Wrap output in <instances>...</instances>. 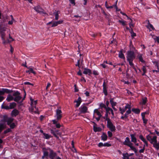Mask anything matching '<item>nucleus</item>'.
<instances>
[{"instance_id": "nucleus-1", "label": "nucleus", "mask_w": 159, "mask_h": 159, "mask_svg": "<svg viewBox=\"0 0 159 159\" xmlns=\"http://www.w3.org/2000/svg\"><path fill=\"white\" fill-rule=\"evenodd\" d=\"M147 140L152 144L153 147L157 150H159V141L157 140V137L154 135L149 134L146 137Z\"/></svg>"}, {"instance_id": "nucleus-2", "label": "nucleus", "mask_w": 159, "mask_h": 159, "mask_svg": "<svg viewBox=\"0 0 159 159\" xmlns=\"http://www.w3.org/2000/svg\"><path fill=\"white\" fill-rule=\"evenodd\" d=\"M135 56L133 51H129L127 52V56L126 57L127 61L129 62V65L136 70L134 65L133 63V61L135 58Z\"/></svg>"}, {"instance_id": "nucleus-3", "label": "nucleus", "mask_w": 159, "mask_h": 159, "mask_svg": "<svg viewBox=\"0 0 159 159\" xmlns=\"http://www.w3.org/2000/svg\"><path fill=\"white\" fill-rule=\"evenodd\" d=\"M31 106L29 108V111L31 112L36 113H38V109L36 107V105L37 103V100L34 101L32 98H30Z\"/></svg>"}, {"instance_id": "nucleus-4", "label": "nucleus", "mask_w": 159, "mask_h": 159, "mask_svg": "<svg viewBox=\"0 0 159 159\" xmlns=\"http://www.w3.org/2000/svg\"><path fill=\"white\" fill-rule=\"evenodd\" d=\"M46 150L48 154V157L50 159H61L59 157L57 156V153L51 148H48Z\"/></svg>"}, {"instance_id": "nucleus-5", "label": "nucleus", "mask_w": 159, "mask_h": 159, "mask_svg": "<svg viewBox=\"0 0 159 159\" xmlns=\"http://www.w3.org/2000/svg\"><path fill=\"white\" fill-rule=\"evenodd\" d=\"M131 105L128 103L126 104V105L125 107L124 108H122L121 107H119V111H120V113L122 114H123L125 112L127 109L128 110H127L125 113V115H128L130 114L131 113Z\"/></svg>"}, {"instance_id": "nucleus-6", "label": "nucleus", "mask_w": 159, "mask_h": 159, "mask_svg": "<svg viewBox=\"0 0 159 159\" xmlns=\"http://www.w3.org/2000/svg\"><path fill=\"white\" fill-rule=\"evenodd\" d=\"M6 31L5 29L3 28L0 29V35L1 39L2 41V44L5 45L6 44V34L5 31Z\"/></svg>"}, {"instance_id": "nucleus-7", "label": "nucleus", "mask_w": 159, "mask_h": 159, "mask_svg": "<svg viewBox=\"0 0 159 159\" xmlns=\"http://www.w3.org/2000/svg\"><path fill=\"white\" fill-rule=\"evenodd\" d=\"M106 120L107 121V127L111 131L115 132L116 129V127L112 124L111 120L109 118H107Z\"/></svg>"}, {"instance_id": "nucleus-8", "label": "nucleus", "mask_w": 159, "mask_h": 159, "mask_svg": "<svg viewBox=\"0 0 159 159\" xmlns=\"http://www.w3.org/2000/svg\"><path fill=\"white\" fill-rule=\"evenodd\" d=\"M102 116L101 113L99 111L98 109H95L94 111L93 118L97 121H98Z\"/></svg>"}, {"instance_id": "nucleus-9", "label": "nucleus", "mask_w": 159, "mask_h": 159, "mask_svg": "<svg viewBox=\"0 0 159 159\" xmlns=\"http://www.w3.org/2000/svg\"><path fill=\"white\" fill-rule=\"evenodd\" d=\"M34 9L37 12L40 14H46L44 10L39 6L34 7Z\"/></svg>"}, {"instance_id": "nucleus-10", "label": "nucleus", "mask_w": 159, "mask_h": 159, "mask_svg": "<svg viewBox=\"0 0 159 159\" xmlns=\"http://www.w3.org/2000/svg\"><path fill=\"white\" fill-rule=\"evenodd\" d=\"M13 96L14 97V101L18 102L21 99V97L19 93L16 92L13 94Z\"/></svg>"}, {"instance_id": "nucleus-11", "label": "nucleus", "mask_w": 159, "mask_h": 159, "mask_svg": "<svg viewBox=\"0 0 159 159\" xmlns=\"http://www.w3.org/2000/svg\"><path fill=\"white\" fill-rule=\"evenodd\" d=\"M56 115L55 117H56L57 120H60L62 117V111L61 110L59 109H57L56 111Z\"/></svg>"}, {"instance_id": "nucleus-12", "label": "nucleus", "mask_w": 159, "mask_h": 159, "mask_svg": "<svg viewBox=\"0 0 159 159\" xmlns=\"http://www.w3.org/2000/svg\"><path fill=\"white\" fill-rule=\"evenodd\" d=\"M80 113H85L87 112L88 108L85 105H82L79 108Z\"/></svg>"}, {"instance_id": "nucleus-13", "label": "nucleus", "mask_w": 159, "mask_h": 159, "mask_svg": "<svg viewBox=\"0 0 159 159\" xmlns=\"http://www.w3.org/2000/svg\"><path fill=\"white\" fill-rule=\"evenodd\" d=\"M12 92L11 90H9L6 89H2L1 90H0V95H3L5 93H10Z\"/></svg>"}, {"instance_id": "nucleus-14", "label": "nucleus", "mask_w": 159, "mask_h": 159, "mask_svg": "<svg viewBox=\"0 0 159 159\" xmlns=\"http://www.w3.org/2000/svg\"><path fill=\"white\" fill-rule=\"evenodd\" d=\"M132 143L130 141L129 138L128 137L126 138L125 141L123 143L124 145L128 146Z\"/></svg>"}, {"instance_id": "nucleus-15", "label": "nucleus", "mask_w": 159, "mask_h": 159, "mask_svg": "<svg viewBox=\"0 0 159 159\" xmlns=\"http://www.w3.org/2000/svg\"><path fill=\"white\" fill-rule=\"evenodd\" d=\"M43 155L42 157V158L44 159L45 157H48V152L47 151L46 148H43Z\"/></svg>"}, {"instance_id": "nucleus-16", "label": "nucleus", "mask_w": 159, "mask_h": 159, "mask_svg": "<svg viewBox=\"0 0 159 159\" xmlns=\"http://www.w3.org/2000/svg\"><path fill=\"white\" fill-rule=\"evenodd\" d=\"M13 120V119L12 118H8L6 117L5 119V121L7 122L8 125H10Z\"/></svg>"}, {"instance_id": "nucleus-17", "label": "nucleus", "mask_w": 159, "mask_h": 159, "mask_svg": "<svg viewBox=\"0 0 159 159\" xmlns=\"http://www.w3.org/2000/svg\"><path fill=\"white\" fill-rule=\"evenodd\" d=\"M19 113V111L17 109H15L12 110L11 113V116H17Z\"/></svg>"}, {"instance_id": "nucleus-18", "label": "nucleus", "mask_w": 159, "mask_h": 159, "mask_svg": "<svg viewBox=\"0 0 159 159\" xmlns=\"http://www.w3.org/2000/svg\"><path fill=\"white\" fill-rule=\"evenodd\" d=\"M103 92L105 95H107V87L105 84V81L103 82Z\"/></svg>"}, {"instance_id": "nucleus-19", "label": "nucleus", "mask_w": 159, "mask_h": 159, "mask_svg": "<svg viewBox=\"0 0 159 159\" xmlns=\"http://www.w3.org/2000/svg\"><path fill=\"white\" fill-rule=\"evenodd\" d=\"M145 113H143L141 114L142 118L143 120V123L144 125H145L147 122L148 120L145 118Z\"/></svg>"}, {"instance_id": "nucleus-20", "label": "nucleus", "mask_w": 159, "mask_h": 159, "mask_svg": "<svg viewBox=\"0 0 159 159\" xmlns=\"http://www.w3.org/2000/svg\"><path fill=\"white\" fill-rule=\"evenodd\" d=\"M81 98L79 97L77 100L74 101L76 103V104L75 105L76 107H78L80 106L81 102Z\"/></svg>"}, {"instance_id": "nucleus-21", "label": "nucleus", "mask_w": 159, "mask_h": 159, "mask_svg": "<svg viewBox=\"0 0 159 159\" xmlns=\"http://www.w3.org/2000/svg\"><path fill=\"white\" fill-rule=\"evenodd\" d=\"M91 71L89 69L85 68L83 73L85 74H88L89 75L91 74Z\"/></svg>"}, {"instance_id": "nucleus-22", "label": "nucleus", "mask_w": 159, "mask_h": 159, "mask_svg": "<svg viewBox=\"0 0 159 159\" xmlns=\"http://www.w3.org/2000/svg\"><path fill=\"white\" fill-rule=\"evenodd\" d=\"M6 100L8 102H10L11 101L14 100V98L13 96L11 94H9L7 96Z\"/></svg>"}, {"instance_id": "nucleus-23", "label": "nucleus", "mask_w": 159, "mask_h": 159, "mask_svg": "<svg viewBox=\"0 0 159 159\" xmlns=\"http://www.w3.org/2000/svg\"><path fill=\"white\" fill-rule=\"evenodd\" d=\"M131 137V142L135 143L137 142V139L135 137V135L134 134H131L130 135Z\"/></svg>"}, {"instance_id": "nucleus-24", "label": "nucleus", "mask_w": 159, "mask_h": 159, "mask_svg": "<svg viewBox=\"0 0 159 159\" xmlns=\"http://www.w3.org/2000/svg\"><path fill=\"white\" fill-rule=\"evenodd\" d=\"M107 134L105 133H103L102 134V135L101 136L102 140L103 141H105L107 139Z\"/></svg>"}, {"instance_id": "nucleus-25", "label": "nucleus", "mask_w": 159, "mask_h": 159, "mask_svg": "<svg viewBox=\"0 0 159 159\" xmlns=\"http://www.w3.org/2000/svg\"><path fill=\"white\" fill-rule=\"evenodd\" d=\"M133 143H132L131 144L129 145L128 147L130 148L131 150L133 151L135 153H137V150L136 148L133 146Z\"/></svg>"}, {"instance_id": "nucleus-26", "label": "nucleus", "mask_w": 159, "mask_h": 159, "mask_svg": "<svg viewBox=\"0 0 159 159\" xmlns=\"http://www.w3.org/2000/svg\"><path fill=\"white\" fill-rule=\"evenodd\" d=\"M43 135H44L43 138L46 139H48L52 137L51 135L48 134L43 133Z\"/></svg>"}, {"instance_id": "nucleus-27", "label": "nucleus", "mask_w": 159, "mask_h": 159, "mask_svg": "<svg viewBox=\"0 0 159 159\" xmlns=\"http://www.w3.org/2000/svg\"><path fill=\"white\" fill-rule=\"evenodd\" d=\"M28 68L29 69V70L28 71H26V72L27 73H29V74L30 73H32L33 74L35 75L36 74V72L35 71H34L33 69L31 68Z\"/></svg>"}, {"instance_id": "nucleus-28", "label": "nucleus", "mask_w": 159, "mask_h": 159, "mask_svg": "<svg viewBox=\"0 0 159 159\" xmlns=\"http://www.w3.org/2000/svg\"><path fill=\"white\" fill-rule=\"evenodd\" d=\"M9 39H6V44L8 43H11V42L14 41V39L9 34Z\"/></svg>"}, {"instance_id": "nucleus-29", "label": "nucleus", "mask_w": 159, "mask_h": 159, "mask_svg": "<svg viewBox=\"0 0 159 159\" xmlns=\"http://www.w3.org/2000/svg\"><path fill=\"white\" fill-rule=\"evenodd\" d=\"M113 98H111L110 102L111 105V107L115 106L116 105L117 103L116 102H114L113 101Z\"/></svg>"}, {"instance_id": "nucleus-30", "label": "nucleus", "mask_w": 159, "mask_h": 159, "mask_svg": "<svg viewBox=\"0 0 159 159\" xmlns=\"http://www.w3.org/2000/svg\"><path fill=\"white\" fill-rule=\"evenodd\" d=\"M119 57L121 58H122L124 59H125L124 55L122 53V51H120L119 52Z\"/></svg>"}, {"instance_id": "nucleus-31", "label": "nucleus", "mask_w": 159, "mask_h": 159, "mask_svg": "<svg viewBox=\"0 0 159 159\" xmlns=\"http://www.w3.org/2000/svg\"><path fill=\"white\" fill-rule=\"evenodd\" d=\"M10 16L11 18V21H9L8 22V24L9 25H12L13 23V22L15 21V20L13 18V16L12 15H11Z\"/></svg>"}, {"instance_id": "nucleus-32", "label": "nucleus", "mask_w": 159, "mask_h": 159, "mask_svg": "<svg viewBox=\"0 0 159 159\" xmlns=\"http://www.w3.org/2000/svg\"><path fill=\"white\" fill-rule=\"evenodd\" d=\"M16 106V104L15 102H12L10 104V109L14 108Z\"/></svg>"}, {"instance_id": "nucleus-33", "label": "nucleus", "mask_w": 159, "mask_h": 159, "mask_svg": "<svg viewBox=\"0 0 159 159\" xmlns=\"http://www.w3.org/2000/svg\"><path fill=\"white\" fill-rule=\"evenodd\" d=\"M123 159H129V155L128 153H123Z\"/></svg>"}, {"instance_id": "nucleus-34", "label": "nucleus", "mask_w": 159, "mask_h": 159, "mask_svg": "<svg viewBox=\"0 0 159 159\" xmlns=\"http://www.w3.org/2000/svg\"><path fill=\"white\" fill-rule=\"evenodd\" d=\"M132 111L136 114H139L140 112V110L139 109L133 108Z\"/></svg>"}, {"instance_id": "nucleus-35", "label": "nucleus", "mask_w": 159, "mask_h": 159, "mask_svg": "<svg viewBox=\"0 0 159 159\" xmlns=\"http://www.w3.org/2000/svg\"><path fill=\"white\" fill-rule=\"evenodd\" d=\"M147 21L148 22V25H147V27L149 29H150V28H151L152 29L154 30V28L153 25L152 24H151L150 23L149 20H148Z\"/></svg>"}, {"instance_id": "nucleus-36", "label": "nucleus", "mask_w": 159, "mask_h": 159, "mask_svg": "<svg viewBox=\"0 0 159 159\" xmlns=\"http://www.w3.org/2000/svg\"><path fill=\"white\" fill-rule=\"evenodd\" d=\"M101 129L100 127H94L93 130L95 132L97 131H101Z\"/></svg>"}, {"instance_id": "nucleus-37", "label": "nucleus", "mask_w": 159, "mask_h": 159, "mask_svg": "<svg viewBox=\"0 0 159 159\" xmlns=\"http://www.w3.org/2000/svg\"><path fill=\"white\" fill-rule=\"evenodd\" d=\"M51 134H52L54 136L56 137L57 138H58V137L57 136V135L55 133V131L52 129H51Z\"/></svg>"}, {"instance_id": "nucleus-38", "label": "nucleus", "mask_w": 159, "mask_h": 159, "mask_svg": "<svg viewBox=\"0 0 159 159\" xmlns=\"http://www.w3.org/2000/svg\"><path fill=\"white\" fill-rule=\"evenodd\" d=\"M138 58L139 59V61L142 62H144V61L143 60V57L141 55H139Z\"/></svg>"}, {"instance_id": "nucleus-39", "label": "nucleus", "mask_w": 159, "mask_h": 159, "mask_svg": "<svg viewBox=\"0 0 159 159\" xmlns=\"http://www.w3.org/2000/svg\"><path fill=\"white\" fill-rule=\"evenodd\" d=\"M74 17L77 18V19L75 20V21H79L80 20V18L81 17V16H79V15H75L74 16Z\"/></svg>"}, {"instance_id": "nucleus-40", "label": "nucleus", "mask_w": 159, "mask_h": 159, "mask_svg": "<svg viewBox=\"0 0 159 159\" xmlns=\"http://www.w3.org/2000/svg\"><path fill=\"white\" fill-rule=\"evenodd\" d=\"M147 101V98L146 97L142 98V104L143 105L145 104Z\"/></svg>"}, {"instance_id": "nucleus-41", "label": "nucleus", "mask_w": 159, "mask_h": 159, "mask_svg": "<svg viewBox=\"0 0 159 159\" xmlns=\"http://www.w3.org/2000/svg\"><path fill=\"white\" fill-rule=\"evenodd\" d=\"M142 70L143 71V73L142 75H145V73L146 72V66H143L142 67Z\"/></svg>"}, {"instance_id": "nucleus-42", "label": "nucleus", "mask_w": 159, "mask_h": 159, "mask_svg": "<svg viewBox=\"0 0 159 159\" xmlns=\"http://www.w3.org/2000/svg\"><path fill=\"white\" fill-rule=\"evenodd\" d=\"M107 2H105V6L107 8L109 9V8H112L114 7H115V4H114V5H113L112 6H107Z\"/></svg>"}, {"instance_id": "nucleus-43", "label": "nucleus", "mask_w": 159, "mask_h": 159, "mask_svg": "<svg viewBox=\"0 0 159 159\" xmlns=\"http://www.w3.org/2000/svg\"><path fill=\"white\" fill-rule=\"evenodd\" d=\"M139 138L143 142L146 140L145 138L142 135H139Z\"/></svg>"}, {"instance_id": "nucleus-44", "label": "nucleus", "mask_w": 159, "mask_h": 159, "mask_svg": "<svg viewBox=\"0 0 159 159\" xmlns=\"http://www.w3.org/2000/svg\"><path fill=\"white\" fill-rule=\"evenodd\" d=\"M54 14L55 15V19L56 20H58L59 19V15L57 12L54 13Z\"/></svg>"}, {"instance_id": "nucleus-45", "label": "nucleus", "mask_w": 159, "mask_h": 159, "mask_svg": "<svg viewBox=\"0 0 159 159\" xmlns=\"http://www.w3.org/2000/svg\"><path fill=\"white\" fill-rule=\"evenodd\" d=\"M119 22L122 24L123 25H126V22L123 20H119Z\"/></svg>"}, {"instance_id": "nucleus-46", "label": "nucleus", "mask_w": 159, "mask_h": 159, "mask_svg": "<svg viewBox=\"0 0 159 159\" xmlns=\"http://www.w3.org/2000/svg\"><path fill=\"white\" fill-rule=\"evenodd\" d=\"M145 149V145H144L143 146V147L142 149L139 150V152L141 153H143Z\"/></svg>"}, {"instance_id": "nucleus-47", "label": "nucleus", "mask_w": 159, "mask_h": 159, "mask_svg": "<svg viewBox=\"0 0 159 159\" xmlns=\"http://www.w3.org/2000/svg\"><path fill=\"white\" fill-rule=\"evenodd\" d=\"M156 66L157 67V70H152V71H153V72H154V73L155 72H159V68H158V65L157 64V63H156Z\"/></svg>"}, {"instance_id": "nucleus-48", "label": "nucleus", "mask_w": 159, "mask_h": 159, "mask_svg": "<svg viewBox=\"0 0 159 159\" xmlns=\"http://www.w3.org/2000/svg\"><path fill=\"white\" fill-rule=\"evenodd\" d=\"M9 125L10 128L12 129L14 128L16 126L15 124L13 123Z\"/></svg>"}, {"instance_id": "nucleus-49", "label": "nucleus", "mask_w": 159, "mask_h": 159, "mask_svg": "<svg viewBox=\"0 0 159 159\" xmlns=\"http://www.w3.org/2000/svg\"><path fill=\"white\" fill-rule=\"evenodd\" d=\"M105 109L106 112L109 113L110 114V113L109 112V111L111 110V108L108 107H106Z\"/></svg>"}, {"instance_id": "nucleus-50", "label": "nucleus", "mask_w": 159, "mask_h": 159, "mask_svg": "<svg viewBox=\"0 0 159 159\" xmlns=\"http://www.w3.org/2000/svg\"><path fill=\"white\" fill-rule=\"evenodd\" d=\"M117 1H116L115 3V8L116 9V11H120V9H118V7H117Z\"/></svg>"}, {"instance_id": "nucleus-51", "label": "nucleus", "mask_w": 159, "mask_h": 159, "mask_svg": "<svg viewBox=\"0 0 159 159\" xmlns=\"http://www.w3.org/2000/svg\"><path fill=\"white\" fill-rule=\"evenodd\" d=\"M110 146H111V144L107 143H106L103 144V146L110 147Z\"/></svg>"}, {"instance_id": "nucleus-52", "label": "nucleus", "mask_w": 159, "mask_h": 159, "mask_svg": "<svg viewBox=\"0 0 159 159\" xmlns=\"http://www.w3.org/2000/svg\"><path fill=\"white\" fill-rule=\"evenodd\" d=\"M108 136L109 137H111L112 136V133L110 131H108L107 132Z\"/></svg>"}, {"instance_id": "nucleus-53", "label": "nucleus", "mask_w": 159, "mask_h": 159, "mask_svg": "<svg viewBox=\"0 0 159 159\" xmlns=\"http://www.w3.org/2000/svg\"><path fill=\"white\" fill-rule=\"evenodd\" d=\"M58 25L57 21L53 22L52 25V27H55Z\"/></svg>"}, {"instance_id": "nucleus-54", "label": "nucleus", "mask_w": 159, "mask_h": 159, "mask_svg": "<svg viewBox=\"0 0 159 159\" xmlns=\"http://www.w3.org/2000/svg\"><path fill=\"white\" fill-rule=\"evenodd\" d=\"M57 25L61 24L63 23V20H60L59 21H57Z\"/></svg>"}, {"instance_id": "nucleus-55", "label": "nucleus", "mask_w": 159, "mask_h": 159, "mask_svg": "<svg viewBox=\"0 0 159 159\" xmlns=\"http://www.w3.org/2000/svg\"><path fill=\"white\" fill-rule=\"evenodd\" d=\"M131 36L132 37H134L136 35V34L134 33L133 32V31L132 30L131 31Z\"/></svg>"}, {"instance_id": "nucleus-56", "label": "nucleus", "mask_w": 159, "mask_h": 159, "mask_svg": "<svg viewBox=\"0 0 159 159\" xmlns=\"http://www.w3.org/2000/svg\"><path fill=\"white\" fill-rule=\"evenodd\" d=\"M100 107L102 108H105L106 107V105L103 103H101L100 104Z\"/></svg>"}, {"instance_id": "nucleus-57", "label": "nucleus", "mask_w": 159, "mask_h": 159, "mask_svg": "<svg viewBox=\"0 0 159 159\" xmlns=\"http://www.w3.org/2000/svg\"><path fill=\"white\" fill-rule=\"evenodd\" d=\"M98 146L99 147H101L103 146V144L102 143L100 142L98 144Z\"/></svg>"}, {"instance_id": "nucleus-58", "label": "nucleus", "mask_w": 159, "mask_h": 159, "mask_svg": "<svg viewBox=\"0 0 159 159\" xmlns=\"http://www.w3.org/2000/svg\"><path fill=\"white\" fill-rule=\"evenodd\" d=\"M2 95H0V102H1L3 101L4 99V97L3 96H2Z\"/></svg>"}, {"instance_id": "nucleus-59", "label": "nucleus", "mask_w": 159, "mask_h": 159, "mask_svg": "<svg viewBox=\"0 0 159 159\" xmlns=\"http://www.w3.org/2000/svg\"><path fill=\"white\" fill-rule=\"evenodd\" d=\"M69 1L72 4H73L74 5H75V0H69Z\"/></svg>"}, {"instance_id": "nucleus-60", "label": "nucleus", "mask_w": 159, "mask_h": 159, "mask_svg": "<svg viewBox=\"0 0 159 159\" xmlns=\"http://www.w3.org/2000/svg\"><path fill=\"white\" fill-rule=\"evenodd\" d=\"M51 85V84H50V83H48V84H47V86L46 87V90H47L48 88L49 87H50Z\"/></svg>"}, {"instance_id": "nucleus-61", "label": "nucleus", "mask_w": 159, "mask_h": 159, "mask_svg": "<svg viewBox=\"0 0 159 159\" xmlns=\"http://www.w3.org/2000/svg\"><path fill=\"white\" fill-rule=\"evenodd\" d=\"M128 117V115H125V114L124 116H121V118L122 119H123L124 118H127Z\"/></svg>"}, {"instance_id": "nucleus-62", "label": "nucleus", "mask_w": 159, "mask_h": 159, "mask_svg": "<svg viewBox=\"0 0 159 159\" xmlns=\"http://www.w3.org/2000/svg\"><path fill=\"white\" fill-rule=\"evenodd\" d=\"M143 142L145 143V146H146V147L148 146V143L147 141L146 140L145 141Z\"/></svg>"}, {"instance_id": "nucleus-63", "label": "nucleus", "mask_w": 159, "mask_h": 159, "mask_svg": "<svg viewBox=\"0 0 159 159\" xmlns=\"http://www.w3.org/2000/svg\"><path fill=\"white\" fill-rule=\"evenodd\" d=\"M143 142L145 143V146H146V147L148 146V143L147 141L146 140L145 141Z\"/></svg>"}, {"instance_id": "nucleus-64", "label": "nucleus", "mask_w": 159, "mask_h": 159, "mask_svg": "<svg viewBox=\"0 0 159 159\" xmlns=\"http://www.w3.org/2000/svg\"><path fill=\"white\" fill-rule=\"evenodd\" d=\"M10 46L11 47L10 51L11 52V53H12L13 52L14 49L11 45H10Z\"/></svg>"}]
</instances>
